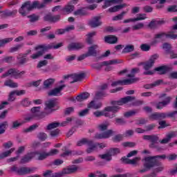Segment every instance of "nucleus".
<instances>
[{
	"instance_id": "f257e3e1",
	"label": "nucleus",
	"mask_w": 177,
	"mask_h": 177,
	"mask_svg": "<svg viewBox=\"0 0 177 177\" xmlns=\"http://www.w3.org/2000/svg\"><path fill=\"white\" fill-rule=\"evenodd\" d=\"M135 99L136 97L133 96H127L117 101H111V106H106L102 111H96L93 114L97 118L104 115V117H109V118H114L115 117V113H118L120 109H121L118 106H124V104H127L129 102H133Z\"/></svg>"
},
{
	"instance_id": "f03ea898",
	"label": "nucleus",
	"mask_w": 177,
	"mask_h": 177,
	"mask_svg": "<svg viewBox=\"0 0 177 177\" xmlns=\"http://www.w3.org/2000/svg\"><path fill=\"white\" fill-rule=\"evenodd\" d=\"M165 158H167L166 155H158L145 158L143 166L145 169H140L139 171L140 174L147 172V171H150V169L151 168H154V167L161 166V162H160V160H165Z\"/></svg>"
},
{
	"instance_id": "7ed1b4c3",
	"label": "nucleus",
	"mask_w": 177,
	"mask_h": 177,
	"mask_svg": "<svg viewBox=\"0 0 177 177\" xmlns=\"http://www.w3.org/2000/svg\"><path fill=\"white\" fill-rule=\"evenodd\" d=\"M30 111L31 114L24 118L25 122H30V121L33 120H42V118H45L48 115L45 111L41 112V106H34L31 109Z\"/></svg>"
},
{
	"instance_id": "20e7f679",
	"label": "nucleus",
	"mask_w": 177,
	"mask_h": 177,
	"mask_svg": "<svg viewBox=\"0 0 177 177\" xmlns=\"http://www.w3.org/2000/svg\"><path fill=\"white\" fill-rule=\"evenodd\" d=\"M45 104L46 107L44 108V111L46 113V115H49V114H52L53 111L59 110V102L57 99L48 100L46 102Z\"/></svg>"
},
{
	"instance_id": "39448f33",
	"label": "nucleus",
	"mask_w": 177,
	"mask_h": 177,
	"mask_svg": "<svg viewBox=\"0 0 177 177\" xmlns=\"http://www.w3.org/2000/svg\"><path fill=\"white\" fill-rule=\"evenodd\" d=\"M49 49H52V46L51 45H40L38 46H36L35 48V50H38L36 53L32 54L30 55V58L32 59L33 60H35V59H39V57H41L46 52V50H49Z\"/></svg>"
},
{
	"instance_id": "423d86ee",
	"label": "nucleus",
	"mask_w": 177,
	"mask_h": 177,
	"mask_svg": "<svg viewBox=\"0 0 177 177\" xmlns=\"http://www.w3.org/2000/svg\"><path fill=\"white\" fill-rule=\"evenodd\" d=\"M124 61L122 59H112L109 61H105L100 63L93 64L91 65L93 68L95 70H102L103 66H110L111 64H121Z\"/></svg>"
},
{
	"instance_id": "0eeeda50",
	"label": "nucleus",
	"mask_w": 177,
	"mask_h": 177,
	"mask_svg": "<svg viewBox=\"0 0 177 177\" xmlns=\"http://www.w3.org/2000/svg\"><path fill=\"white\" fill-rule=\"evenodd\" d=\"M64 80H68L70 84H74V82H78L85 78V73H82L79 74L68 75L64 77Z\"/></svg>"
},
{
	"instance_id": "6e6552de",
	"label": "nucleus",
	"mask_w": 177,
	"mask_h": 177,
	"mask_svg": "<svg viewBox=\"0 0 177 177\" xmlns=\"http://www.w3.org/2000/svg\"><path fill=\"white\" fill-rule=\"evenodd\" d=\"M24 74H26V71H24L20 72L16 68H10L6 73L3 74L2 77L6 78V77L11 75L12 77H15V78H19V77H21Z\"/></svg>"
},
{
	"instance_id": "1a4fd4ad",
	"label": "nucleus",
	"mask_w": 177,
	"mask_h": 177,
	"mask_svg": "<svg viewBox=\"0 0 177 177\" xmlns=\"http://www.w3.org/2000/svg\"><path fill=\"white\" fill-rule=\"evenodd\" d=\"M139 81V78H131V79H125L123 80H118L112 82L111 84V86H118V85H131L132 84H135Z\"/></svg>"
},
{
	"instance_id": "9d476101",
	"label": "nucleus",
	"mask_w": 177,
	"mask_h": 177,
	"mask_svg": "<svg viewBox=\"0 0 177 177\" xmlns=\"http://www.w3.org/2000/svg\"><path fill=\"white\" fill-rule=\"evenodd\" d=\"M32 8H31V1H26L25 3H23L21 7L19 10V13L21 15V16H27L28 15L29 12H31Z\"/></svg>"
},
{
	"instance_id": "9b49d317",
	"label": "nucleus",
	"mask_w": 177,
	"mask_h": 177,
	"mask_svg": "<svg viewBox=\"0 0 177 177\" xmlns=\"http://www.w3.org/2000/svg\"><path fill=\"white\" fill-rule=\"evenodd\" d=\"M84 145L88 146L86 149V151L88 154H91V153H93L95 150L97 149V145L93 142V140H89L88 138H84Z\"/></svg>"
},
{
	"instance_id": "f8f14e48",
	"label": "nucleus",
	"mask_w": 177,
	"mask_h": 177,
	"mask_svg": "<svg viewBox=\"0 0 177 177\" xmlns=\"http://www.w3.org/2000/svg\"><path fill=\"white\" fill-rule=\"evenodd\" d=\"M168 117V113L155 112L149 115V120L151 121H161Z\"/></svg>"
},
{
	"instance_id": "ddd939ff",
	"label": "nucleus",
	"mask_w": 177,
	"mask_h": 177,
	"mask_svg": "<svg viewBox=\"0 0 177 177\" xmlns=\"http://www.w3.org/2000/svg\"><path fill=\"white\" fill-rule=\"evenodd\" d=\"M114 133V131L111 129L108 130L103 133H97L95 134L93 138L94 139H109V138H111L113 134Z\"/></svg>"
},
{
	"instance_id": "4468645a",
	"label": "nucleus",
	"mask_w": 177,
	"mask_h": 177,
	"mask_svg": "<svg viewBox=\"0 0 177 177\" xmlns=\"http://www.w3.org/2000/svg\"><path fill=\"white\" fill-rule=\"evenodd\" d=\"M167 21L164 19H153L148 25V27L151 30H156V28H158V27H161V26H164Z\"/></svg>"
},
{
	"instance_id": "2eb2a0df",
	"label": "nucleus",
	"mask_w": 177,
	"mask_h": 177,
	"mask_svg": "<svg viewBox=\"0 0 177 177\" xmlns=\"http://www.w3.org/2000/svg\"><path fill=\"white\" fill-rule=\"evenodd\" d=\"M157 59H158V55L155 54L152 55L150 59L144 64L143 68L145 69V71L150 70V68L154 66V63H156Z\"/></svg>"
},
{
	"instance_id": "dca6fc26",
	"label": "nucleus",
	"mask_w": 177,
	"mask_h": 177,
	"mask_svg": "<svg viewBox=\"0 0 177 177\" xmlns=\"http://www.w3.org/2000/svg\"><path fill=\"white\" fill-rule=\"evenodd\" d=\"M142 139H144V140H149V142H151V144L149 145L150 149L152 145L155 146L158 143V142H160V137L156 135H145L143 136Z\"/></svg>"
},
{
	"instance_id": "f3484780",
	"label": "nucleus",
	"mask_w": 177,
	"mask_h": 177,
	"mask_svg": "<svg viewBox=\"0 0 177 177\" xmlns=\"http://www.w3.org/2000/svg\"><path fill=\"white\" fill-rule=\"evenodd\" d=\"M99 48V46L97 44H94L88 48L87 53H86V56L88 57L91 56H93L96 57L97 56V53H99V51H97V49Z\"/></svg>"
},
{
	"instance_id": "a211bd4d",
	"label": "nucleus",
	"mask_w": 177,
	"mask_h": 177,
	"mask_svg": "<svg viewBox=\"0 0 177 177\" xmlns=\"http://www.w3.org/2000/svg\"><path fill=\"white\" fill-rule=\"evenodd\" d=\"M84 46V44L82 43L73 42L68 45L67 49L69 52H71V50H80V49H82Z\"/></svg>"
},
{
	"instance_id": "6ab92c4d",
	"label": "nucleus",
	"mask_w": 177,
	"mask_h": 177,
	"mask_svg": "<svg viewBox=\"0 0 177 177\" xmlns=\"http://www.w3.org/2000/svg\"><path fill=\"white\" fill-rule=\"evenodd\" d=\"M102 17L100 16L94 17L88 21V25H90L93 28H96V27H99L102 26V21L100 19Z\"/></svg>"
},
{
	"instance_id": "aec40b11",
	"label": "nucleus",
	"mask_w": 177,
	"mask_h": 177,
	"mask_svg": "<svg viewBox=\"0 0 177 177\" xmlns=\"http://www.w3.org/2000/svg\"><path fill=\"white\" fill-rule=\"evenodd\" d=\"M64 88H66V85H62L57 88H53L50 90L48 93V95L49 96H59L60 95V92L63 91Z\"/></svg>"
},
{
	"instance_id": "412c9836",
	"label": "nucleus",
	"mask_w": 177,
	"mask_h": 177,
	"mask_svg": "<svg viewBox=\"0 0 177 177\" xmlns=\"http://www.w3.org/2000/svg\"><path fill=\"white\" fill-rule=\"evenodd\" d=\"M35 157V153H34V152H29L23 156V158L21 159L20 162L21 164H26L27 162H30L32 158H34Z\"/></svg>"
},
{
	"instance_id": "4be33fe9",
	"label": "nucleus",
	"mask_w": 177,
	"mask_h": 177,
	"mask_svg": "<svg viewBox=\"0 0 177 177\" xmlns=\"http://www.w3.org/2000/svg\"><path fill=\"white\" fill-rule=\"evenodd\" d=\"M154 71H157L160 75H164V74H167L169 71V67L165 65L160 66L155 68Z\"/></svg>"
},
{
	"instance_id": "5701e85b",
	"label": "nucleus",
	"mask_w": 177,
	"mask_h": 177,
	"mask_svg": "<svg viewBox=\"0 0 177 177\" xmlns=\"http://www.w3.org/2000/svg\"><path fill=\"white\" fill-rule=\"evenodd\" d=\"M122 161L124 162V164H131V165H135V164H138L139 161L141 160L140 157H136L133 159L131 160L128 158H122Z\"/></svg>"
},
{
	"instance_id": "b1692460",
	"label": "nucleus",
	"mask_w": 177,
	"mask_h": 177,
	"mask_svg": "<svg viewBox=\"0 0 177 177\" xmlns=\"http://www.w3.org/2000/svg\"><path fill=\"white\" fill-rule=\"evenodd\" d=\"M34 171H35L34 168L21 167H19L18 175H27L28 174H31V172H34Z\"/></svg>"
},
{
	"instance_id": "393cba45",
	"label": "nucleus",
	"mask_w": 177,
	"mask_h": 177,
	"mask_svg": "<svg viewBox=\"0 0 177 177\" xmlns=\"http://www.w3.org/2000/svg\"><path fill=\"white\" fill-rule=\"evenodd\" d=\"M17 15V10H6L1 12V17L3 19H5V17H13L14 16H16Z\"/></svg>"
},
{
	"instance_id": "a878e982",
	"label": "nucleus",
	"mask_w": 177,
	"mask_h": 177,
	"mask_svg": "<svg viewBox=\"0 0 177 177\" xmlns=\"http://www.w3.org/2000/svg\"><path fill=\"white\" fill-rule=\"evenodd\" d=\"M171 100H172V97H166L165 100L158 102L156 104V109H158V110H161L162 107H165V106H167V104H169V103H171Z\"/></svg>"
},
{
	"instance_id": "bb28decb",
	"label": "nucleus",
	"mask_w": 177,
	"mask_h": 177,
	"mask_svg": "<svg viewBox=\"0 0 177 177\" xmlns=\"http://www.w3.org/2000/svg\"><path fill=\"white\" fill-rule=\"evenodd\" d=\"M74 9H75V7L68 3L62 9V11L63 12L64 15H70V13L74 12Z\"/></svg>"
},
{
	"instance_id": "cd10ccee",
	"label": "nucleus",
	"mask_w": 177,
	"mask_h": 177,
	"mask_svg": "<svg viewBox=\"0 0 177 177\" xmlns=\"http://www.w3.org/2000/svg\"><path fill=\"white\" fill-rule=\"evenodd\" d=\"M33 153L35 157H36V160H39V161H42L48 158V153L46 152L33 151Z\"/></svg>"
},
{
	"instance_id": "c85d7f7f",
	"label": "nucleus",
	"mask_w": 177,
	"mask_h": 177,
	"mask_svg": "<svg viewBox=\"0 0 177 177\" xmlns=\"http://www.w3.org/2000/svg\"><path fill=\"white\" fill-rule=\"evenodd\" d=\"M104 41L107 44H117L118 42V38L115 35H108L104 37Z\"/></svg>"
},
{
	"instance_id": "c756f323",
	"label": "nucleus",
	"mask_w": 177,
	"mask_h": 177,
	"mask_svg": "<svg viewBox=\"0 0 177 177\" xmlns=\"http://www.w3.org/2000/svg\"><path fill=\"white\" fill-rule=\"evenodd\" d=\"M127 6V4H121V5H118V6H114L113 7H111L109 8V12L111 13H115V12H118L119 10H121V9H124Z\"/></svg>"
},
{
	"instance_id": "7c9ffc66",
	"label": "nucleus",
	"mask_w": 177,
	"mask_h": 177,
	"mask_svg": "<svg viewBox=\"0 0 177 177\" xmlns=\"http://www.w3.org/2000/svg\"><path fill=\"white\" fill-rule=\"evenodd\" d=\"M89 96H91L89 93H82L76 97V100H77V102H84V100H86Z\"/></svg>"
},
{
	"instance_id": "2f4dec72",
	"label": "nucleus",
	"mask_w": 177,
	"mask_h": 177,
	"mask_svg": "<svg viewBox=\"0 0 177 177\" xmlns=\"http://www.w3.org/2000/svg\"><path fill=\"white\" fill-rule=\"evenodd\" d=\"M55 84V79L50 78L44 82V89H49L52 85Z\"/></svg>"
},
{
	"instance_id": "473e14b6",
	"label": "nucleus",
	"mask_w": 177,
	"mask_h": 177,
	"mask_svg": "<svg viewBox=\"0 0 177 177\" xmlns=\"http://www.w3.org/2000/svg\"><path fill=\"white\" fill-rule=\"evenodd\" d=\"M103 104L102 102H98L95 103V101H91L88 104V109H94V110H97V109H100Z\"/></svg>"
},
{
	"instance_id": "72a5a7b5",
	"label": "nucleus",
	"mask_w": 177,
	"mask_h": 177,
	"mask_svg": "<svg viewBox=\"0 0 177 177\" xmlns=\"http://www.w3.org/2000/svg\"><path fill=\"white\" fill-rule=\"evenodd\" d=\"M8 127H9V123H8V121H4L2 123H0V135H3V133L6 132Z\"/></svg>"
},
{
	"instance_id": "f704fd0d",
	"label": "nucleus",
	"mask_w": 177,
	"mask_h": 177,
	"mask_svg": "<svg viewBox=\"0 0 177 177\" xmlns=\"http://www.w3.org/2000/svg\"><path fill=\"white\" fill-rule=\"evenodd\" d=\"M109 127H110V123L109 122H105L104 123L98 124L97 129L101 132H104V131H107Z\"/></svg>"
},
{
	"instance_id": "c9c22d12",
	"label": "nucleus",
	"mask_w": 177,
	"mask_h": 177,
	"mask_svg": "<svg viewBox=\"0 0 177 177\" xmlns=\"http://www.w3.org/2000/svg\"><path fill=\"white\" fill-rule=\"evenodd\" d=\"M5 86H9V88H17L19 86V84L12 80H7L4 82Z\"/></svg>"
},
{
	"instance_id": "e433bc0d",
	"label": "nucleus",
	"mask_w": 177,
	"mask_h": 177,
	"mask_svg": "<svg viewBox=\"0 0 177 177\" xmlns=\"http://www.w3.org/2000/svg\"><path fill=\"white\" fill-rule=\"evenodd\" d=\"M30 8L32 9V10L33 9H41L42 8H44V5L42 4V3H40L39 1H35L32 2V3H31V1H30Z\"/></svg>"
},
{
	"instance_id": "4c0bfd02",
	"label": "nucleus",
	"mask_w": 177,
	"mask_h": 177,
	"mask_svg": "<svg viewBox=\"0 0 177 177\" xmlns=\"http://www.w3.org/2000/svg\"><path fill=\"white\" fill-rule=\"evenodd\" d=\"M139 73H140V69L139 68H134L131 69V73L127 75V77L128 78H136L135 75L139 74Z\"/></svg>"
},
{
	"instance_id": "58836bf2",
	"label": "nucleus",
	"mask_w": 177,
	"mask_h": 177,
	"mask_svg": "<svg viewBox=\"0 0 177 177\" xmlns=\"http://www.w3.org/2000/svg\"><path fill=\"white\" fill-rule=\"evenodd\" d=\"M59 127H62V123L58 122H54L50 124H49L47 127V131H51V129H55V128H59Z\"/></svg>"
},
{
	"instance_id": "ea45409f",
	"label": "nucleus",
	"mask_w": 177,
	"mask_h": 177,
	"mask_svg": "<svg viewBox=\"0 0 177 177\" xmlns=\"http://www.w3.org/2000/svg\"><path fill=\"white\" fill-rule=\"evenodd\" d=\"M15 151V148H11L8 151L3 152L0 154V160H3V158H6V157H9L13 152Z\"/></svg>"
},
{
	"instance_id": "a19ab883",
	"label": "nucleus",
	"mask_w": 177,
	"mask_h": 177,
	"mask_svg": "<svg viewBox=\"0 0 177 177\" xmlns=\"http://www.w3.org/2000/svg\"><path fill=\"white\" fill-rule=\"evenodd\" d=\"M127 13H128V10L122 11L120 14L113 17L112 18V20L113 21H118V20H122V19H124V17L127 15Z\"/></svg>"
},
{
	"instance_id": "79ce46f5",
	"label": "nucleus",
	"mask_w": 177,
	"mask_h": 177,
	"mask_svg": "<svg viewBox=\"0 0 177 177\" xmlns=\"http://www.w3.org/2000/svg\"><path fill=\"white\" fill-rule=\"evenodd\" d=\"M73 15L75 16H86L88 15V12H86V10H85L84 8H80L77 10H75L73 12Z\"/></svg>"
},
{
	"instance_id": "37998d69",
	"label": "nucleus",
	"mask_w": 177,
	"mask_h": 177,
	"mask_svg": "<svg viewBox=\"0 0 177 177\" xmlns=\"http://www.w3.org/2000/svg\"><path fill=\"white\" fill-rule=\"evenodd\" d=\"M13 41V37H8L0 39V48H3V46H5L6 44H9Z\"/></svg>"
},
{
	"instance_id": "c03bdc74",
	"label": "nucleus",
	"mask_w": 177,
	"mask_h": 177,
	"mask_svg": "<svg viewBox=\"0 0 177 177\" xmlns=\"http://www.w3.org/2000/svg\"><path fill=\"white\" fill-rule=\"evenodd\" d=\"M124 139V136L122 134H118L112 137V142L114 143H120Z\"/></svg>"
},
{
	"instance_id": "a18cd8bd",
	"label": "nucleus",
	"mask_w": 177,
	"mask_h": 177,
	"mask_svg": "<svg viewBox=\"0 0 177 177\" xmlns=\"http://www.w3.org/2000/svg\"><path fill=\"white\" fill-rule=\"evenodd\" d=\"M95 35H96V32H92L87 35V39H86L87 44L89 45H92V44H93V39L92 37H95Z\"/></svg>"
},
{
	"instance_id": "49530a36",
	"label": "nucleus",
	"mask_w": 177,
	"mask_h": 177,
	"mask_svg": "<svg viewBox=\"0 0 177 177\" xmlns=\"http://www.w3.org/2000/svg\"><path fill=\"white\" fill-rule=\"evenodd\" d=\"M135 50V46L133 45H127L122 50V53H129V52H133Z\"/></svg>"
},
{
	"instance_id": "de8ad7c7",
	"label": "nucleus",
	"mask_w": 177,
	"mask_h": 177,
	"mask_svg": "<svg viewBox=\"0 0 177 177\" xmlns=\"http://www.w3.org/2000/svg\"><path fill=\"white\" fill-rule=\"evenodd\" d=\"M98 157L102 158V160H106V161H111L112 159L111 155L109 151L106 153L99 155Z\"/></svg>"
},
{
	"instance_id": "09e8293b",
	"label": "nucleus",
	"mask_w": 177,
	"mask_h": 177,
	"mask_svg": "<svg viewBox=\"0 0 177 177\" xmlns=\"http://www.w3.org/2000/svg\"><path fill=\"white\" fill-rule=\"evenodd\" d=\"M155 39H162L164 40V38H167V32H160L154 35Z\"/></svg>"
},
{
	"instance_id": "8fccbe9b",
	"label": "nucleus",
	"mask_w": 177,
	"mask_h": 177,
	"mask_svg": "<svg viewBox=\"0 0 177 177\" xmlns=\"http://www.w3.org/2000/svg\"><path fill=\"white\" fill-rule=\"evenodd\" d=\"M28 18L30 19L29 21L30 23H35V21H38L39 20V17L36 15L35 14L28 15Z\"/></svg>"
},
{
	"instance_id": "3c124183",
	"label": "nucleus",
	"mask_w": 177,
	"mask_h": 177,
	"mask_svg": "<svg viewBox=\"0 0 177 177\" xmlns=\"http://www.w3.org/2000/svg\"><path fill=\"white\" fill-rule=\"evenodd\" d=\"M137 113H139L138 109L129 111L124 113V117H127V118L133 117V115H135V114H137Z\"/></svg>"
},
{
	"instance_id": "603ef678",
	"label": "nucleus",
	"mask_w": 177,
	"mask_h": 177,
	"mask_svg": "<svg viewBox=\"0 0 177 177\" xmlns=\"http://www.w3.org/2000/svg\"><path fill=\"white\" fill-rule=\"evenodd\" d=\"M37 138L39 140H41V142H44L48 138V135L46 133L40 132L37 134Z\"/></svg>"
},
{
	"instance_id": "864d4df0",
	"label": "nucleus",
	"mask_w": 177,
	"mask_h": 177,
	"mask_svg": "<svg viewBox=\"0 0 177 177\" xmlns=\"http://www.w3.org/2000/svg\"><path fill=\"white\" fill-rule=\"evenodd\" d=\"M174 32H174V30H171L167 33L166 32V38H170L171 39H176L177 35L174 34Z\"/></svg>"
},
{
	"instance_id": "5fc2aeb1",
	"label": "nucleus",
	"mask_w": 177,
	"mask_h": 177,
	"mask_svg": "<svg viewBox=\"0 0 177 177\" xmlns=\"http://www.w3.org/2000/svg\"><path fill=\"white\" fill-rule=\"evenodd\" d=\"M145 27V24L143 23H138L132 26L133 31H138V30H142Z\"/></svg>"
},
{
	"instance_id": "6e6d98bb",
	"label": "nucleus",
	"mask_w": 177,
	"mask_h": 177,
	"mask_svg": "<svg viewBox=\"0 0 177 177\" xmlns=\"http://www.w3.org/2000/svg\"><path fill=\"white\" fill-rule=\"evenodd\" d=\"M39 125L37 124H32L30 127H29L28 129H26L24 131L27 133L28 132H32V131H35L37 128H38Z\"/></svg>"
},
{
	"instance_id": "4d7b16f0",
	"label": "nucleus",
	"mask_w": 177,
	"mask_h": 177,
	"mask_svg": "<svg viewBox=\"0 0 177 177\" xmlns=\"http://www.w3.org/2000/svg\"><path fill=\"white\" fill-rule=\"evenodd\" d=\"M109 153L111 157L112 156H115L116 154H120V150L118 148H112L109 151Z\"/></svg>"
},
{
	"instance_id": "13d9d810",
	"label": "nucleus",
	"mask_w": 177,
	"mask_h": 177,
	"mask_svg": "<svg viewBox=\"0 0 177 177\" xmlns=\"http://www.w3.org/2000/svg\"><path fill=\"white\" fill-rule=\"evenodd\" d=\"M22 124L19 122V120H15L12 122L11 128L12 129H18L20 127H21Z\"/></svg>"
},
{
	"instance_id": "bf43d9fd",
	"label": "nucleus",
	"mask_w": 177,
	"mask_h": 177,
	"mask_svg": "<svg viewBox=\"0 0 177 177\" xmlns=\"http://www.w3.org/2000/svg\"><path fill=\"white\" fill-rule=\"evenodd\" d=\"M111 5H113V0H105L102 6V9H107V8H110Z\"/></svg>"
},
{
	"instance_id": "052dcab7",
	"label": "nucleus",
	"mask_w": 177,
	"mask_h": 177,
	"mask_svg": "<svg viewBox=\"0 0 177 177\" xmlns=\"http://www.w3.org/2000/svg\"><path fill=\"white\" fill-rule=\"evenodd\" d=\"M145 19H147V17H146V14H138L137 15L136 18H134V19L136 20V21H140L142 20H145Z\"/></svg>"
},
{
	"instance_id": "680f3d73",
	"label": "nucleus",
	"mask_w": 177,
	"mask_h": 177,
	"mask_svg": "<svg viewBox=\"0 0 177 177\" xmlns=\"http://www.w3.org/2000/svg\"><path fill=\"white\" fill-rule=\"evenodd\" d=\"M23 46H24V44H23V43L19 44L15 46V47H12L10 48V52H12V53L17 52V50H19V49H21V48H23Z\"/></svg>"
},
{
	"instance_id": "e2e57ef3",
	"label": "nucleus",
	"mask_w": 177,
	"mask_h": 177,
	"mask_svg": "<svg viewBox=\"0 0 177 177\" xmlns=\"http://www.w3.org/2000/svg\"><path fill=\"white\" fill-rule=\"evenodd\" d=\"M140 49L141 50H142L143 52H149V50H150L151 49V46L149 44H142L140 46Z\"/></svg>"
},
{
	"instance_id": "0e129e2a",
	"label": "nucleus",
	"mask_w": 177,
	"mask_h": 177,
	"mask_svg": "<svg viewBox=\"0 0 177 177\" xmlns=\"http://www.w3.org/2000/svg\"><path fill=\"white\" fill-rule=\"evenodd\" d=\"M21 104L24 107H28V106H30V104H31V102L28 100V98H25L21 100Z\"/></svg>"
},
{
	"instance_id": "69168bd1",
	"label": "nucleus",
	"mask_w": 177,
	"mask_h": 177,
	"mask_svg": "<svg viewBox=\"0 0 177 177\" xmlns=\"http://www.w3.org/2000/svg\"><path fill=\"white\" fill-rule=\"evenodd\" d=\"M48 65V61L47 60H43L39 62L37 66V68H41V67H45V66Z\"/></svg>"
},
{
	"instance_id": "338daca9",
	"label": "nucleus",
	"mask_w": 177,
	"mask_h": 177,
	"mask_svg": "<svg viewBox=\"0 0 177 177\" xmlns=\"http://www.w3.org/2000/svg\"><path fill=\"white\" fill-rule=\"evenodd\" d=\"M43 176L44 177H53V171L46 170Z\"/></svg>"
},
{
	"instance_id": "774afa93",
	"label": "nucleus",
	"mask_w": 177,
	"mask_h": 177,
	"mask_svg": "<svg viewBox=\"0 0 177 177\" xmlns=\"http://www.w3.org/2000/svg\"><path fill=\"white\" fill-rule=\"evenodd\" d=\"M167 138H169V139H172V138H176L177 136V131H171L170 133H169L168 134H167Z\"/></svg>"
}]
</instances>
